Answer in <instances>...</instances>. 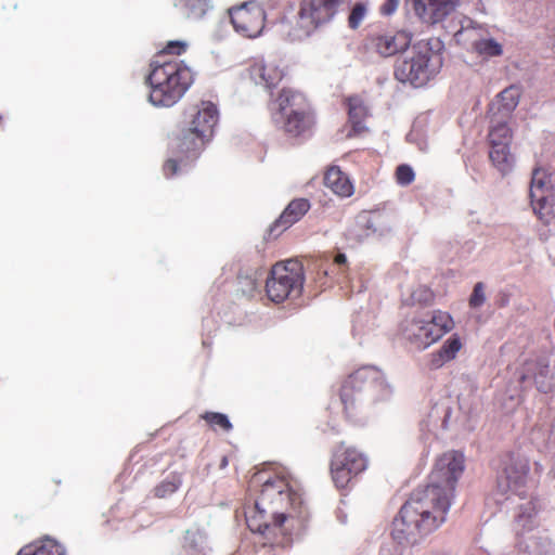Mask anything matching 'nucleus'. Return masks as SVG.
Masks as SVG:
<instances>
[{
	"mask_svg": "<svg viewBox=\"0 0 555 555\" xmlns=\"http://www.w3.org/2000/svg\"><path fill=\"white\" fill-rule=\"evenodd\" d=\"M464 463L459 451L446 452L437 459L430 482L411 494L392 521L391 537L398 544L414 546L446 522Z\"/></svg>",
	"mask_w": 555,
	"mask_h": 555,
	"instance_id": "1",
	"label": "nucleus"
},
{
	"mask_svg": "<svg viewBox=\"0 0 555 555\" xmlns=\"http://www.w3.org/2000/svg\"><path fill=\"white\" fill-rule=\"evenodd\" d=\"M246 525L258 533L263 546L288 547L308 520L301 494L285 476L266 479L253 505L245 509Z\"/></svg>",
	"mask_w": 555,
	"mask_h": 555,
	"instance_id": "2",
	"label": "nucleus"
},
{
	"mask_svg": "<svg viewBox=\"0 0 555 555\" xmlns=\"http://www.w3.org/2000/svg\"><path fill=\"white\" fill-rule=\"evenodd\" d=\"M218 119V108L210 101H201L185 107L183 127L173 140V154L181 162L195 159L211 141Z\"/></svg>",
	"mask_w": 555,
	"mask_h": 555,
	"instance_id": "3",
	"label": "nucleus"
},
{
	"mask_svg": "<svg viewBox=\"0 0 555 555\" xmlns=\"http://www.w3.org/2000/svg\"><path fill=\"white\" fill-rule=\"evenodd\" d=\"M165 57L164 54L154 55L146 82L151 87V103L170 107L185 94L194 81V76L183 61H165Z\"/></svg>",
	"mask_w": 555,
	"mask_h": 555,
	"instance_id": "4",
	"label": "nucleus"
},
{
	"mask_svg": "<svg viewBox=\"0 0 555 555\" xmlns=\"http://www.w3.org/2000/svg\"><path fill=\"white\" fill-rule=\"evenodd\" d=\"M389 393L382 372L373 366H362L343 382L339 398L348 418H354L364 408L385 399Z\"/></svg>",
	"mask_w": 555,
	"mask_h": 555,
	"instance_id": "5",
	"label": "nucleus"
},
{
	"mask_svg": "<svg viewBox=\"0 0 555 555\" xmlns=\"http://www.w3.org/2000/svg\"><path fill=\"white\" fill-rule=\"evenodd\" d=\"M441 50L442 44L438 39L415 43L411 56L396 63L393 73L396 79L414 87L425 86L443 65Z\"/></svg>",
	"mask_w": 555,
	"mask_h": 555,
	"instance_id": "6",
	"label": "nucleus"
},
{
	"mask_svg": "<svg viewBox=\"0 0 555 555\" xmlns=\"http://www.w3.org/2000/svg\"><path fill=\"white\" fill-rule=\"evenodd\" d=\"M454 326L449 312L433 310L406 318L401 323L400 334L411 348L424 351L452 332Z\"/></svg>",
	"mask_w": 555,
	"mask_h": 555,
	"instance_id": "7",
	"label": "nucleus"
},
{
	"mask_svg": "<svg viewBox=\"0 0 555 555\" xmlns=\"http://www.w3.org/2000/svg\"><path fill=\"white\" fill-rule=\"evenodd\" d=\"M305 284V270L300 261L288 259L272 266L266 281L268 298L282 304L301 296Z\"/></svg>",
	"mask_w": 555,
	"mask_h": 555,
	"instance_id": "8",
	"label": "nucleus"
},
{
	"mask_svg": "<svg viewBox=\"0 0 555 555\" xmlns=\"http://www.w3.org/2000/svg\"><path fill=\"white\" fill-rule=\"evenodd\" d=\"M366 465V457L360 451L340 442L332 453V480L338 489H346L354 477L365 470Z\"/></svg>",
	"mask_w": 555,
	"mask_h": 555,
	"instance_id": "9",
	"label": "nucleus"
},
{
	"mask_svg": "<svg viewBox=\"0 0 555 555\" xmlns=\"http://www.w3.org/2000/svg\"><path fill=\"white\" fill-rule=\"evenodd\" d=\"M339 5L333 0H301L297 26L288 35L293 40L308 37L319 25L331 21Z\"/></svg>",
	"mask_w": 555,
	"mask_h": 555,
	"instance_id": "10",
	"label": "nucleus"
},
{
	"mask_svg": "<svg viewBox=\"0 0 555 555\" xmlns=\"http://www.w3.org/2000/svg\"><path fill=\"white\" fill-rule=\"evenodd\" d=\"M236 33L246 38L258 37L266 25V11L256 1H247L229 10Z\"/></svg>",
	"mask_w": 555,
	"mask_h": 555,
	"instance_id": "11",
	"label": "nucleus"
},
{
	"mask_svg": "<svg viewBox=\"0 0 555 555\" xmlns=\"http://www.w3.org/2000/svg\"><path fill=\"white\" fill-rule=\"evenodd\" d=\"M551 194V179L547 172L537 167L532 171L530 184L531 206L534 214L543 223H550L553 219V208L548 201Z\"/></svg>",
	"mask_w": 555,
	"mask_h": 555,
	"instance_id": "12",
	"label": "nucleus"
},
{
	"mask_svg": "<svg viewBox=\"0 0 555 555\" xmlns=\"http://www.w3.org/2000/svg\"><path fill=\"white\" fill-rule=\"evenodd\" d=\"M412 34L399 30L395 34H372L364 40V50L376 53L382 57H389L405 51L412 41Z\"/></svg>",
	"mask_w": 555,
	"mask_h": 555,
	"instance_id": "13",
	"label": "nucleus"
},
{
	"mask_svg": "<svg viewBox=\"0 0 555 555\" xmlns=\"http://www.w3.org/2000/svg\"><path fill=\"white\" fill-rule=\"evenodd\" d=\"M530 470L529 462L519 456L508 455L498 477V489L502 494L513 491L519 493L525 487Z\"/></svg>",
	"mask_w": 555,
	"mask_h": 555,
	"instance_id": "14",
	"label": "nucleus"
},
{
	"mask_svg": "<svg viewBox=\"0 0 555 555\" xmlns=\"http://www.w3.org/2000/svg\"><path fill=\"white\" fill-rule=\"evenodd\" d=\"M411 2L412 10L420 22L431 27L449 17L461 0H411Z\"/></svg>",
	"mask_w": 555,
	"mask_h": 555,
	"instance_id": "15",
	"label": "nucleus"
},
{
	"mask_svg": "<svg viewBox=\"0 0 555 555\" xmlns=\"http://www.w3.org/2000/svg\"><path fill=\"white\" fill-rule=\"evenodd\" d=\"M314 117L309 106L287 113L283 122L284 132L292 138H305L311 134Z\"/></svg>",
	"mask_w": 555,
	"mask_h": 555,
	"instance_id": "16",
	"label": "nucleus"
},
{
	"mask_svg": "<svg viewBox=\"0 0 555 555\" xmlns=\"http://www.w3.org/2000/svg\"><path fill=\"white\" fill-rule=\"evenodd\" d=\"M248 72L255 83L269 90L276 87L284 77L283 70L273 62H256L249 67Z\"/></svg>",
	"mask_w": 555,
	"mask_h": 555,
	"instance_id": "17",
	"label": "nucleus"
},
{
	"mask_svg": "<svg viewBox=\"0 0 555 555\" xmlns=\"http://www.w3.org/2000/svg\"><path fill=\"white\" fill-rule=\"evenodd\" d=\"M463 348V341L457 334H452L447 338L439 349L429 354L428 367L438 370L446 363L453 361L460 350Z\"/></svg>",
	"mask_w": 555,
	"mask_h": 555,
	"instance_id": "18",
	"label": "nucleus"
},
{
	"mask_svg": "<svg viewBox=\"0 0 555 555\" xmlns=\"http://www.w3.org/2000/svg\"><path fill=\"white\" fill-rule=\"evenodd\" d=\"M520 96L521 88L512 85L496 95V100L492 103L490 112L495 114V117L508 119L513 111L517 107Z\"/></svg>",
	"mask_w": 555,
	"mask_h": 555,
	"instance_id": "19",
	"label": "nucleus"
},
{
	"mask_svg": "<svg viewBox=\"0 0 555 555\" xmlns=\"http://www.w3.org/2000/svg\"><path fill=\"white\" fill-rule=\"evenodd\" d=\"M323 181L324 185L339 197H350L354 193L352 181L338 166L328 167Z\"/></svg>",
	"mask_w": 555,
	"mask_h": 555,
	"instance_id": "20",
	"label": "nucleus"
},
{
	"mask_svg": "<svg viewBox=\"0 0 555 555\" xmlns=\"http://www.w3.org/2000/svg\"><path fill=\"white\" fill-rule=\"evenodd\" d=\"M310 209V202L307 198L293 199L274 221L273 230L284 231L298 222Z\"/></svg>",
	"mask_w": 555,
	"mask_h": 555,
	"instance_id": "21",
	"label": "nucleus"
},
{
	"mask_svg": "<svg viewBox=\"0 0 555 555\" xmlns=\"http://www.w3.org/2000/svg\"><path fill=\"white\" fill-rule=\"evenodd\" d=\"M274 103L278 106V112L284 117L287 116V113L309 106L306 96L301 92L291 88H283Z\"/></svg>",
	"mask_w": 555,
	"mask_h": 555,
	"instance_id": "22",
	"label": "nucleus"
},
{
	"mask_svg": "<svg viewBox=\"0 0 555 555\" xmlns=\"http://www.w3.org/2000/svg\"><path fill=\"white\" fill-rule=\"evenodd\" d=\"M489 159L491 165L502 175H508L515 165V157L511 152V145H489Z\"/></svg>",
	"mask_w": 555,
	"mask_h": 555,
	"instance_id": "23",
	"label": "nucleus"
},
{
	"mask_svg": "<svg viewBox=\"0 0 555 555\" xmlns=\"http://www.w3.org/2000/svg\"><path fill=\"white\" fill-rule=\"evenodd\" d=\"M513 130L508 126L507 118L495 117L491 115L490 127L488 132L489 145L507 144L511 145L513 141Z\"/></svg>",
	"mask_w": 555,
	"mask_h": 555,
	"instance_id": "24",
	"label": "nucleus"
},
{
	"mask_svg": "<svg viewBox=\"0 0 555 555\" xmlns=\"http://www.w3.org/2000/svg\"><path fill=\"white\" fill-rule=\"evenodd\" d=\"M349 121L351 122L352 130L356 134L364 131V120L367 117V107L364 101L358 96H349L346 100Z\"/></svg>",
	"mask_w": 555,
	"mask_h": 555,
	"instance_id": "25",
	"label": "nucleus"
},
{
	"mask_svg": "<svg viewBox=\"0 0 555 555\" xmlns=\"http://www.w3.org/2000/svg\"><path fill=\"white\" fill-rule=\"evenodd\" d=\"M172 3L191 20L204 17L210 9V0H172Z\"/></svg>",
	"mask_w": 555,
	"mask_h": 555,
	"instance_id": "26",
	"label": "nucleus"
},
{
	"mask_svg": "<svg viewBox=\"0 0 555 555\" xmlns=\"http://www.w3.org/2000/svg\"><path fill=\"white\" fill-rule=\"evenodd\" d=\"M182 486V474L172 472L153 488V494L157 499H166L176 493Z\"/></svg>",
	"mask_w": 555,
	"mask_h": 555,
	"instance_id": "27",
	"label": "nucleus"
},
{
	"mask_svg": "<svg viewBox=\"0 0 555 555\" xmlns=\"http://www.w3.org/2000/svg\"><path fill=\"white\" fill-rule=\"evenodd\" d=\"M473 51L482 60L500 56L503 53V47L493 38H482L472 44Z\"/></svg>",
	"mask_w": 555,
	"mask_h": 555,
	"instance_id": "28",
	"label": "nucleus"
},
{
	"mask_svg": "<svg viewBox=\"0 0 555 555\" xmlns=\"http://www.w3.org/2000/svg\"><path fill=\"white\" fill-rule=\"evenodd\" d=\"M201 417L214 430L221 429L223 431H230L232 429V424L225 414L218 412H205Z\"/></svg>",
	"mask_w": 555,
	"mask_h": 555,
	"instance_id": "29",
	"label": "nucleus"
},
{
	"mask_svg": "<svg viewBox=\"0 0 555 555\" xmlns=\"http://www.w3.org/2000/svg\"><path fill=\"white\" fill-rule=\"evenodd\" d=\"M411 305L430 306L435 300L434 292L425 285H418L410 295Z\"/></svg>",
	"mask_w": 555,
	"mask_h": 555,
	"instance_id": "30",
	"label": "nucleus"
},
{
	"mask_svg": "<svg viewBox=\"0 0 555 555\" xmlns=\"http://www.w3.org/2000/svg\"><path fill=\"white\" fill-rule=\"evenodd\" d=\"M188 43L182 40H173L167 42V44L155 55H165V61H179L177 56L182 55L186 52Z\"/></svg>",
	"mask_w": 555,
	"mask_h": 555,
	"instance_id": "31",
	"label": "nucleus"
},
{
	"mask_svg": "<svg viewBox=\"0 0 555 555\" xmlns=\"http://www.w3.org/2000/svg\"><path fill=\"white\" fill-rule=\"evenodd\" d=\"M33 555H65V551L61 544L51 539H46L35 545V554Z\"/></svg>",
	"mask_w": 555,
	"mask_h": 555,
	"instance_id": "32",
	"label": "nucleus"
},
{
	"mask_svg": "<svg viewBox=\"0 0 555 555\" xmlns=\"http://www.w3.org/2000/svg\"><path fill=\"white\" fill-rule=\"evenodd\" d=\"M366 14V8L363 3H357L349 15L348 23L349 27L357 29Z\"/></svg>",
	"mask_w": 555,
	"mask_h": 555,
	"instance_id": "33",
	"label": "nucleus"
},
{
	"mask_svg": "<svg viewBox=\"0 0 555 555\" xmlns=\"http://www.w3.org/2000/svg\"><path fill=\"white\" fill-rule=\"evenodd\" d=\"M415 178L413 169L409 165H400L396 169V179L400 185H409Z\"/></svg>",
	"mask_w": 555,
	"mask_h": 555,
	"instance_id": "34",
	"label": "nucleus"
},
{
	"mask_svg": "<svg viewBox=\"0 0 555 555\" xmlns=\"http://www.w3.org/2000/svg\"><path fill=\"white\" fill-rule=\"evenodd\" d=\"M486 301L485 285L481 282L476 283L473 293L469 297V306L472 308H479Z\"/></svg>",
	"mask_w": 555,
	"mask_h": 555,
	"instance_id": "35",
	"label": "nucleus"
},
{
	"mask_svg": "<svg viewBox=\"0 0 555 555\" xmlns=\"http://www.w3.org/2000/svg\"><path fill=\"white\" fill-rule=\"evenodd\" d=\"M400 0H385V2L380 5L379 12L384 16H389L395 13L399 7Z\"/></svg>",
	"mask_w": 555,
	"mask_h": 555,
	"instance_id": "36",
	"label": "nucleus"
},
{
	"mask_svg": "<svg viewBox=\"0 0 555 555\" xmlns=\"http://www.w3.org/2000/svg\"><path fill=\"white\" fill-rule=\"evenodd\" d=\"M178 169H179V164H178V160L175 158L167 159L163 166L164 175L167 178L173 177L178 172Z\"/></svg>",
	"mask_w": 555,
	"mask_h": 555,
	"instance_id": "37",
	"label": "nucleus"
},
{
	"mask_svg": "<svg viewBox=\"0 0 555 555\" xmlns=\"http://www.w3.org/2000/svg\"><path fill=\"white\" fill-rule=\"evenodd\" d=\"M240 284H244L248 287L247 292L243 289L244 293H247L248 296H253L257 291V282L250 278H242L240 279Z\"/></svg>",
	"mask_w": 555,
	"mask_h": 555,
	"instance_id": "38",
	"label": "nucleus"
},
{
	"mask_svg": "<svg viewBox=\"0 0 555 555\" xmlns=\"http://www.w3.org/2000/svg\"><path fill=\"white\" fill-rule=\"evenodd\" d=\"M334 263L341 268L343 270L347 268L348 261L346 255L343 253H338L334 258Z\"/></svg>",
	"mask_w": 555,
	"mask_h": 555,
	"instance_id": "39",
	"label": "nucleus"
},
{
	"mask_svg": "<svg viewBox=\"0 0 555 555\" xmlns=\"http://www.w3.org/2000/svg\"><path fill=\"white\" fill-rule=\"evenodd\" d=\"M539 367V374L545 376L548 373V362L546 360H540L537 362Z\"/></svg>",
	"mask_w": 555,
	"mask_h": 555,
	"instance_id": "40",
	"label": "nucleus"
},
{
	"mask_svg": "<svg viewBox=\"0 0 555 555\" xmlns=\"http://www.w3.org/2000/svg\"><path fill=\"white\" fill-rule=\"evenodd\" d=\"M35 554V546H25L23 547L18 553L17 555H33Z\"/></svg>",
	"mask_w": 555,
	"mask_h": 555,
	"instance_id": "41",
	"label": "nucleus"
},
{
	"mask_svg": "<svg viewBox=\"0 0 555 555\" xmlns=\"http://www.w3.org/2000/svg\"><path fill=\"white\" fill-rule=\"evenodd\" d=\"M227 466H228V457L222 456L221 462H220V468H224Z\"/></svg>",
	"mask_w": 555,
	"mask_h": 555,
	"instance_id": "42",
	"label": "nucleus"
},
{
	"mask_svg": "<svg viewBox=\"0 0 555 555\" xmlns=\"http://www.w3.org/2000/svg\"><path fill=\"white\" fill-rule=\"evenodd\" d=\"M3 121V116L0 114V125L2 124Z\"/></svg>",
	"mask_w": 555,
	"mask_h": 555,
	"instance_id": "43",
	"label": "nucleus"
}]
</instances>
